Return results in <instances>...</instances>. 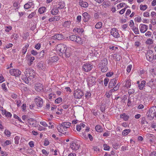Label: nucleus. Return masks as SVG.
I'll use <instances>...</instances> for the list:
<instances>
[{"instance_id": "nucleus-26", "label": "nucleus", "mask_w": 156, "mask_h": 156, "mask_svg": "<svg viewBox=\"0 0 156 156\" xmlns=\"http://www.w3.org/2000/svg\"><path fill=\"white\" fill-rule=\"evenodd\" d=\"M141 122L142 124H144L146 126L148 124V122L146 121L145 117H143L141 118Z\"/></svg>"}, {"instance_id": "nucleus-8", "label": "nucleus", "mask_w": 156, "mask_h": 156, "mask_svg": "<svg viewBox=\"0 0 156 156\" xmlns=\"http://www.w3.org/2000/svg\"><path fill=\"white\" fill-rule=\"evenodd\" d=\"M93 68V65L89 63L84 64L82 67L83 70L85 72H88L90 71Z\"/></svg>"}, {"instance_id": "nucleus-30", "label": "nucleus", "mask_w": 156, "mask_h": 156, "mask_svg": "<svg viewBox=\"0 0 156 156\" xmlns=\"http://www.w3.org/2000/svg\"><path fill=\"white\" fill-rule=\"evenodd\" d=\"M62 125L65 127L67 129L69 128L71 125V123L69 122H63L61 123Z\"/></svg>"}, {"instance_id": "nucleus-38", "label": "nucleus", "mask_w": 156, "mask_h": 156, "mask_svg": "<svg viewBox=\"0 0 156 156\" xmlns=\"http://www.w3.org/2000/svg\"><path fill=\"white\" fill-rule=\"evenodd\" d=\"M102 26V23L101 22H98L96 25L95 27L96 29H100Z\"/></svg>"}, {"instance_id": "nucleus-59", "label": "nucleus", "mask_w": 156, "mask_h": 156, "mask_svg": "<svg viewBox=\"0 0 156 156\" xmlns=\"http://www.w3.org/2000/svg\"><path fill=\"white\" fill-rule=\"evenodd\" d=\"M13 6L15 7H16V8L15 9V10L16 9H18L19 7V4L18 2H15L13 4Z\"/></svg>"}, {"instance_id": "nucleus-62", "label": "nucleus", "mask_w": 156, "mask_h": 156, "mask_svg": "<svg viewBox=\"0 0 156 156\" xmlns=\"http://www.w3.org/2000/svg\"><path fill=\"white\" fill-rule=\"evenodd\" d=\"M91 96V93L89 92H87L85 94V97L86 98H88Z\"/></svg>"}, {"instance_id": "nucleus-20", "label": "nucleus", "mask_w": 156, "mask_h": 156, "mask_svg": "<svg viewBox=\"0 0 156 156\" xmlns=\"http://www.w3.org/2000/svg\"><path fill=\"white\" fill-rule=\"evenodd\" d=\"M54 39L58 40H61L64 38L63 35L62 34H57L52 36Z\"/></svg>"}, {"instance_id": "nucleus-39", "label": "nucleus", "mask_w": 156, "mask_h": 156, "mask_svg": "<svg viewBox=\"0 0 156 156\" xmlns=\"http://www.w3.org/2000/svg\"><path fill=\"white\" fill-rule=\"evenodd\" d=\"M80 5L82 7L85 8L87 7L88 6L87 3L85 2H82L81 3H80Z\"/></svg>"}, {"instance_id": "nucleus-50", "label": "nucleus", "mask_w": 156, "mask_h": 156, "mask_svg": "<svg viewBox=\"0 0 156 156\" xmlns=\"http://www.w3.org/2000/svg\"><path fill=\"white\" fill-rule=\"evenodd\" d=\"M57 16H55L53 18H51L49 19V21L50 22H52V21H56L58 20H59V19L58 18V19H56V18L57 17Z\"/></svg>"}, {"instance_id": "nucleus-3", "label": "nucleus", "mask_w": 156, "mask_h": 156, "mask_svg": "<svg viewBox=\"0 0 156 156\" xmlns=\"http://www.w3.org/2000/svg\"><path fill=\"white\" fill-rule=\"evenodd\" d=\"M24 73L26 77H28L29 79L32 80L35 77V72L33 70L29 68H27Z\"/></svg>"}, {"instance_id": "nucleus-40", "label": "nucleus", "mask_w": 156, "mask_h": 156, "mask_svg": "<svg viewBox=\"0 0 156 156\" xmlns=\"http://www.w3.org/2000/svg\"><path fill=\"white\" fill-rule=\"evenodd\" d=\"M34 120L32 119H29L28 122L29 123L30 125L33 126H35V124L34 123Z\"/></svg>"}, {"instance_id": "nucleus-34", "label": "nucleus", "mask_w": 156, "mask_h": 156, "mask_svg": "<svg viewBox=\"0 0 156 156\" xmlns=\"http://www.w3.org/2000/svg\"><path fill=\"white\" fill-rule=\"evenodd\" d=\"M58 5H59V6L57 8L58 9H63L64 8L65 6L64 3V2H58Z\"/></svg>"}, {"instance_id": "nucleus-53", "label": "nucleus", "mask_w": 156, "mask_h": 156, "mask_svg": "<svg viewBox=\"0 0 156 156\" xmlns=\"http://www.w3.org/2000/svg\"><path fill=\"white\" fill-rule=\"evenodd\" d=\"M36 13L35 12H33L31 13L28 16V17L29 19L32 18L33 16L35 15Z\"/></svg>"}, {"instance_id": "nucleus-46", "label": "nucleus", "mask_w": 156, "mask_h": 156, "mask_svg": "<svg viewBox=\"0 0 156 156\" xmlns=\"http://www.w3.org/2000/svg\"><path fill=\"white\" fill-rule=\"evenodd\" d=\"M35 58L34 57H30L29 58L30 63L29 64V65H31L32 64V62L34 60Z\"/></svg>"}, {"instance_id": "nucleus-5", "label": "nucleus", "mask_w": 156, "mask_h": 156, "mask_svg": "<svg viewBox=\"0 0 156 156\" xmlns=\"http://www.w3.org/2000/svg\"><path fill=\"white\" fill-rule=\"evenodd\" d=\"M156 114V106H153L151 108L147 113V116L148 117L153 118Z\"/></svg>"}, {"instance_id": "nucleus-17", "label": "nucleus", "mask_w": 156, "mask_h": 156, "mask_svg": "<svg viewBox=\"0 0 156 156\" xmlns=\"http://www.w3.org/2000/svg\"><path fill=\"white\" fill-rule=\"evenodd\" d=\"M148 86H149L151 88L155 87L156 85V79H152L148 83H147Z\"/></svg>"}, {"instance_id": "nucleus-41", "label": "nucleus", "mask_w": 156, "mask_h": 156, "mask_svg": "<svg viewBox=\"0 0 156 156\" xmlns=\"http://www.w3.org/2000/svg\"><path fill=\"white\" fill-rule=\"evenodd\" d=\"M71 24V22L69 21H67L65 22L63 24V26L65 27H67L69 26Z\"/></svg>"}, {"instance_id": "nucleus-37", "label": "nucleus", "mask_w": 156, "mask_h": 156, "mask_svg": "<svg viewBox=\"0 0 156 156\" xmlns=\"http://www.w3.org/2000/svg\"><path fill=\"white\" fill-rule=\"evenodd\" d=\"M45 9L46 8L45 7H41L38 9V12L40 14H41L44 12Z\"/></svg>"}, {"instance_id": "nucleus-23", "label": "nucleus", "mask_w": 156, "mask_h": 156, "mask_svg": "<svg viewBox=\"0 0 156 156\" xmlns=\"http://www.w3.org/2000/svg\"><path fill=\"white\" fill-rule=\"evenodd\" d=\"M146 83V81L145 80H143L141 81V83L138 85L139 89L140 90H142L144 88Z\"/></svg>"}, {"instance_id": "nucleus-29", "label": "nucleus", "mask_w": 156, "mask_h": 156, "mask_svg": "<svg viewBox=\"0 0 156 156\" xmlns=\"http://www.w3.org/2000/svg\"><path fill=\"white\" fill-rule=\"evenodd\" d=\"M125 82L126 83L124 86H125L127 88L130 87L131 85L130 80H126Z\"/></svg>"}, {"instance_id": "nucleus-11", "label": "nucleus", "mask_w": 156, "mask_h": 156, "mask_svg": "<svg viewBox=\"0 0 156 156\" xmlns=\"http://www.w3.org/2000/svg\"><path fill=\"white\" fill-rule=\"evenodd\" d=\"M110 33L115 38H118L120 37V35L118 33V31L116 28L112 29L111 30Z\"/></svg>"}, {"instance_id": "nucleus-22", "label": "nucleus", "mask_w": 156, "mask_h": 156, "mask_svg": "<svg viewBox=\"0 0 156 156\" xmlns=\"http://www.w3.org/2000/svg\"><path fill=\"white\" fill-rule=\"evenodd\" d=\"M111 57L116 61H119L121 59V57L118 54H115L111 55Z\"/></svg>"}, {"instance_id": "nucleus-51", "label": "nucleus", "mask_w": 156, "mask_h": 156, "mask_svg": "<svg viewBox=\"0 0 156 156\" xmlns=\"http://www.w3.org/2000/svg\"><path fill=\"white\" fill-rule=\"evenodd\" d=\"M62 101V99L61 98H57L55 101V102L56 103L58 104L61 102Z\"/></svg>"}, {"instance_id": "nucleus-6", "label": "nucleus", "mask_w": 156, "mask_h": 156, "mask_svg": "<svg viewBox=\"0 0 156 156\" xmlns=\"http://www.w3.org/2000/svg\"><path fill=\"white\" fill-rule=\"evenodd\" d=\"M34 101L37 107L41 108L43 105V99L40 97L37 96L34 99Z\"/></svg>"}, {"instance_id": "nucleus-61", "label": "nucleus", "mask_w": 156, "mask_h": 156, "mask_svg": "<svg viewBox=\"0 0 156 156\" xmlns=\"http://www.w3.org/2000/svg\"><path fill=\"white\" fill-rule=\"evenodd\" d=\"M135 20L138 22H140L141 21V17L139 16H137L135 18Z\"/></svg>"}, {"instance_id": "nucleus-24", "label": "nucleus", "mask_w": 156, "mask_h": 156, "mask_svg": "<svg viewBox=\"0 0 156 156\" xmlns=\"http://www.w3.org/2000/svg\"><path fill=\"white\" fill-rule=\"evenodd\" d=\"M33 5L32 2H29L25 4L24 6V7L25 9H27L31 7Z\"/></svg>"}, {"instance_id": "nucleus-2", "label": "nucleus", "mask_w": 156, "mask_h": 156, "mask_svg": "<svg viewBox=\"0 0 156 156\" xmlns=\"http://www.w3.org/2000/svg\"><path fill=\"white\" fill-rule=\"evenodd\" d=\"M108 63V60L106 58H104L100 63V68L102 72H106L108 69L107 65Z\"/></svg>"}, {"instance_id": "nucleus-63", "label": "nucleus", "mask_w": 156, "mask_h": 156, "mask_svg": "<svg viewBox=\"0 0 156 156\" xmlns=\"http://www.w3.org/2000/svg\"><path fill=\"white\" fill-rule=\"evenodd\" d=\"M42 152L43 154H45L46 156H47L49 153V152H48L44 149L42 150Z\"/></svg>"}, {"instance_id": "nucleus-16", "label": "nucleus", "mask_w": 156, "mask_h": 156, "mask_svg": "<svg viewBox=\"0 0 156 156\" xmlns=\"http://www.w3.org/2000/svg\"><path fill=\"white\" fill-rule=\"evenodd\" d=\"M59 59L58 57L57 56H54L53 57H49L48 61V63L49 64L50 63L56 62Z\"/></svg>"}, {"instance_id": "nucleus-64", "label": "nucleus", "mask_w": 156, "mask_h": 156, "mask_svg": "<svg viewBox=\"0 0 156 156\" xmlns=\"http://www.w3.org/2000/svg\"><path fill=\"white\" fill-rule=\"evenodd\" d=\"M149 156H156V152L155 151L151 152Z\"/></svg>"}, {"instance_id": "nucleus-36", "label": "nucleus", "mask_w": 156, "mask_h": 156, "mask_svg": "<svg viewBox=\"0 0 156 156\" xmlns=\"http://www.w3.org/2000/svg\"><path fill=\"white\" fill-rule=\"evenodd\" d=\"M73 31H76L78 33H82L83 32V30L80 28H75L74 29Z\"/></svg>"}, {"instance_id": "nucleus-32", "label": "nucleus", "mask_w": 156, "mask_h": 156, "mask_svg": "<svg viewBox=\"0 0 156 156\" xmlns=\"http://www.w3.org/2000/svg\"><path fill=\"white\" fill-rule=\"evenodd\" d=\"M29 45L28 44H27L23 47L22 50V53L23 54V55L25 54L27 52V49Z\"/></svg>"}, {"instance_id": "nucleus-31", "label": "nucleus", "mask_w": 156, "mask_h": 156, "mask_svg": "<svg viewBox=\"0 0 156 156\" xmlns=\"http://www.w3.org/2000/svg\"><path fill=\"white\" fill-rule=\"evenodd\" d=\"M131 131L130 129H126L122 132V134L123 136H126L128 135Z\"/></svg>"}, {"instance_id": "nucleus-56", "label": "nucleus", "mask_w": 156, "mask_h": 156, "mask_svg": "<svg viewBox=\"0 0 156 156\" xmlns=\"http://www.w3.org/2000/svg\"><path fill=\"white\" fill-rule=\"evenodd\" d=\"M120 85V84L119 83H118L116 86L113 88V90L115 91H117L119 89Z\"/></svg>"}, {"instance_id": "nucleus-48", "label": "nucleus", "mask_w": 156, "mask_h": 156, "mask_svg": "<svg viewBox=\"0 0 156 156\" xmlns=\"http://www.w3.org/2000/svg\"><path fill=\"white\" fill-rule=\"evenodd\" d=\"M46 50H43L41 51L40 53V56L41 57H43L44 56L46 52Z\"/></svg>"}, {"instance_id": "nucleus-60", "label": "nucleus", "mask_w": 156, "mask_h": 156, "mask_svg": "<svg viewBox=\"0 0 156 156\" xmlns=\"http://www.w3.org/2000/svg\"><path fill=\"white\" fill-rule=\"evenodd\" d=\"M109 81L108 78H106L104 80V83L105 86H107L108 83Z\"/></svg>"}, {"instance_id": "nucleus-14", "label": "nucleus", "mask_w": 156, "mask_h": 156, "mask_svg": "<svg viewBox=\"0 0 156 156\" xmlns=\"http://www.w3.org/2000/svg\"><path fill=\"white\" fill-rule=\"evenodd\" d=\"M37 66L40 70H45L46 69V65L43 62L41 61L38 62Z\"/></svg>"}, {"instance_id": "nucleus-55", "label": "nucleus", "mask_w": 156, "mask_h": 156, "mask_svg": "<svg viewBox=\"0 0 156 156\" xmlns=\"http://www.w3.org/2000/svg\"><path fill=\"white\" fill-rule=\"evenodd\" d=\"M12 29L11 26H9L5 27V31L6 32H9Z\"/></svg>"}, {"instance_id": "nucleus-28", "label": "nucleus", "mask_w": 156, "mask_h": 156, "mask_svg": "<svg viewBox=\"0 0 156 156\" xmlns=\"http://www.w3.org/2000/svg\"><path fill=\"white\" fill-rule=\"evenodd\" d=\"M58 9L57 8H53L51 10V13L53 15H56L59 12Z\"/></svg>"}, {"instance_id": "nucleus-45", "label": "nucleus", "mask_w": 156, "mask_h": 156, "mask_svg": "<svg viewBox=\"0 0 156 156\" xmlns=\"http://www.w3.org/2000/svg\"><path fill=\"white\" fill-rule=\"evenodd\" d=\"M145 43L146 44H153V41L152 39L149 38L147 40Z\"/></svg>"}, {"instance_id": "nucleus-47", "label": "nucleus", "mask_w": 156, "mask_h": 156, "mask_svg": "<svg viewBox=\"0 0 156 156\" xmlns=\"http://www.w3.org/2000/svg\"><path fill=\"white\" fill-rule=\"evenodd\" d=\"M5 134L8 137H9L11 135V133L8 130L6 129L4 131Z\"/></svg>"}, {"instance_id": "nucleus-49", "label": "nucleus", "mask_w": 156, "mask_h": 156, "mask_svg": "<svg viewBox=\"0 0 156 156\" xmlns=\"http://www.w3.org/2000/svg\"><path fill=\"white\" fill-rule=\"evenodd\" d=\"M147 8V5H140V9L141 10H145Z\"/></svg>"}, {"instance_id": "nucleus-21", "label": "nucleus", "mask_w": 156, "mask_h": 156, "mask_svg": "<svg viewBox=\"0 0 156 156\" xmlns=\"http://www.w3.org/2000/svg\"><path fill=\"white\" fill-rule=\"evenodd\" d=\"M140 31L142 33L145 32L147 29V26L145 24H141Z\"/></svg>"}, {"instance_id": "nucleus-52", "label": "nucleus", "mask_w": 156, "mask_h": 156, "mask_svg": "<svg viewBox=\"0 0 156 156\" xmlns=\"http://www.w3.org/2000/svg\"><path fill=\"white\" fill-rule=\"evenodd\" d=\"M151 127L152 128L154 129L155 131H156V125L154 121L152 122Z\"/></svg>"}, {"instance_id": "nucleus-25", "label": "nucleus", "mask_w": 156, "mask_h": 156, "mask_svg": "<svg viewBox=\"0 0 156 156\" xmlns=\"http://www.w3.org/2000/svg\"><path fill=\"white\" fill-rule=\"evenodd\" d=\"M121 118L123 119L125 121H126L128 120L129 118V115H126V114L123 113L120 115Z\"/></svg>"}, {"instance_id": "nucleus-10", "label": "nucleus", "mask_w": 156, "mask_h": 156, "mask_svg": "<svg viewBox=\"0 0 156 156\" xmlns=\"http://www.w3.org/2000/svg\"><path fill=\"white\" fill-rule=\"evenodd\" d=\"M9 73L12 76H18L21 74V72L18 69H12L9 70Z\"/></svg>"}, {"instance_id": "nucleus-44", "label": "nucleus", "mask_w": 156, "mask_h": 156, "mask_svg": "<svg viewBox=\"0 0 156 156\" xmlns=\"http://www.w3.org/2000/svg\"><path fill=\"white\" fill-rule=\"evenodd\" d=\"M98 49L96 48V49L94 50V55L96 56H99L101 54V52L99 51H98L97 50Z\"/></svg>"}, {"instance_id": "nucleus-13", "label": "nucleus", "mask_w": 156, "mask_h": 156, "mask_svg": "<svg viewBox=\"0 0 156 156\" xmlns=\"http://www.w3.org/2000/svg\"><path fill=\"white\" fill-rule=\"evenodd\" d=\"M80 146L78 142L74 141H73L71 143L70 145V147L73 150H78Z\"/></svg>"}, {"instance_id": "nucleus-33", "label": "nucleus", "mask_w": 156, "mask_h": 156, "mask_svg": "<svg viewBox=\"0 0 156 156\" xmlns=\"http://www.w3.org/2000/svg\"><path fill=\"white\" fill-rule=\"evenodd\" d=\"M95 129L98 132H101L103 131V129L99 125L96 126L95 127Z\"/></svg>"}, {"instance_id": "nucleus-57", "label": "nucleus", "mask_w": 156, "mask_h": 156, "mask_svg": "<svg viewBox=\"0 0 156 156\" xmlns=\"http://www.w3.org/2000/svg\"><path fill=\"white\" fill-rule=\"evenodd\" d=\"M2 89L5 91H7V88L6 87L5 84V83H3L2 84Z\"/></svg>"}, {"instance_id": "nucleus-27", "label": "nucleus", "mask_w": 156, "mask_h": 156, "mask_svg": "<svg viewBox=\"0 0 156 156\" xmlns=\"http://www.w3.org/2000/svg\"><path fill=\"white\" fill-rule=\"evenodd\" d=\"M77 38H76L75 42H76L78 44H83L82 39L78 36H76Z\"/></svg>"}, {"instance_id": "nucleus-15", "label": "nucleus", "mask_w": 156, "mask_h": 156, "mask_svg": "<svg viewBox=\"0 0 156 156\" xmlns=\"http://www.w3.org/2000/svg\"><path fill=\"white\" fill-rule=\"evenodd\" d=\"M118 81V78H115L112 79L109 84L108 87L110 88H112L114 86H115L116 83H117Z\"/></svg>"}, {"instance_id": "nucleus-9", "label": "nucleus", "mask_w": 156, "mask_h": 156, "mask_svg": "<svg viewBox=\"0 0 156 156\" xmlns=\"http://www.w3.org/2000/svg\"><path fill=\"white\" fill-rule=\"evenodd\" d=\"M83 95V92L80 90H77L74 91V96L75 98H80Z\"/></svg>"}, {"instance_id": "nucleus-19", "label": "nucleus", "mask_w": 156, "mask_h": 156, "mask_svg": "<svg viewBox=\"0 0 156 156\" xmlns=\"http://www.w3.org/2000/svg\"><path fill=\"white\" fill-rule=\"evenodd\" d=\"M84 18L83 20L85 22L88 21L90 18V15L87 12H85L83 14Z\"/></svg>"}, {"instance_id": "nucleus-1", "label": "nucleus", "mask_w": 156, "mask_h": 156, "mask_svg": "<svg viewBox=\"0 0 156 156\" xmlns=\"http://www.w3.org/2000/svg\"><path fill=\"white\" fill-rule=\"evenodd\" d=\"M56 49L60 56L67 57H69L70 56V51L67 48L65 45L59 44L57 46Z\"/></svg>"}, {"instance_id": "nucleus-7", "label": "nucleus", "mask_w": 156, "mask_h": 156, "mask_svg": "<svg viewBox=\"0 0 156 156\" xmlns=\"http://www.w3.org/2000/svg\"><path fill=\"white\" fill-rule=\"evenodd\" d=\"M146 55L147 59L149 61H151L156 58V56L153 55L152 52L151 51H147Z\"/></svg>"}, {"instance_id": "nucleus-43", "label": "nucleus", "mask_w": 156, "mask_h": 156, "mask_svg": "<svg viewBox=\"0 0 156 156\" xmlns=\"http://www.w3.org/2000/svg\"><path fill=\"white\" fill-rule=\"evenodd\" d=\"M20 139V137L16 136L14 138L15 143L16 144H18L19 143V140Z\"/></svg>"}, {"instance_id": "nucleus-42", "label": "nucleus", "mask_w": 156, "mask_h": 156, "mask_svg": "<svg viewBox=\"0 0 156 156\" xmlns=\"http://www.w3.org/2000/svg\"><path fill=\"white\" fill-rule=\"evenodd\" d=\"M133 31L134 33L136 34H138L139 33V30L137 27H134L133 28Z\"/></svg>"}, {"instance_id": "nucleus-18", "label": "nucleus", "mask_w": 156, "mask_h": 156, "mask_svg": "<svg viewBox=\"0 0 156 156\" xmlns=\"http://www.w3.org/2000/svg\"><path fill=\"white\" fill-rule=\"evenodd\" d=\"M43 86L41 83H36L35 86V90L37 91H40L41 90H43Z\"/></svg>"}, {"instance_id": "nucleus-58", "label": "nucleus", "mask_w": 156, "mask_h": 156, "mask_svg": "<svg viewBox=\"0 0 156 156\" xmlns=\"http://www.w3.org/2000/svg\"><path fill=\"white\" fill-rule=\"evenodd\" d=\"M135 92V90L133 89H131L129 90L128 91V93L129 95H130L132 94H133Z\"/></svg>"}, {"instance_id": "nucleus-54", "label": "nucleus", "mask_w": 156, "mask_h": 156, "mask_svg": "<svg viewBox=\"0 0 156 156\" xmlns=\"http://www.w3.org/2000/svg\"><path fill=\"white\" fill-rule=\"evenodd\" d=\"M5 115L6 117H11L12 116V114L10 112L7 111H5Z\"/></svg>"}, {"instance_id": "nucleus-12", "label": "nucleus", "mask_w": 156, "mask_h": 156, "mask_svg": "<svg viewBox=\"0 0 156 156\" xmlns=\"http://www.w3.org/2000/svg\"><path fill=\"white\" fill-rule=\"evenodd\" d=\"M96 83L95 78L91 77L88 78L87 80V85L90 87L94 85Z\"/></svg>"}, {"instance_id": "nucleus-4", "label": "nucleus", "mask_w": 156, "mask_h": 156, "mask_svg": "<svg viewBox=\"0 0 156 156\" xmlns=\"http://www.w3.org/2000/svg\"><path fill=\"white\" fill-rule=\"evenodd\" d=\"M57 129L59 132L63 134L65 136H67L69 135V132L68 131L66 132L67 129L61 123L59 124L57 126Z\"/></svg>"}, {"instance_id": "nucleus-35", "label": "nucleus", "mask_w": 156, "mask_h": 156, "mask_svg": "<svg viewBox=\"0 0 156 156\" xmlns=\"http://www.w3.org/2000/svg\"><path fill=\"white\" fill-rule=\"evenodd\" d=\"M76 38H77L76 35H73L69 36V39L72 41L75 42Z\"/></svg>"}]
</instances>
